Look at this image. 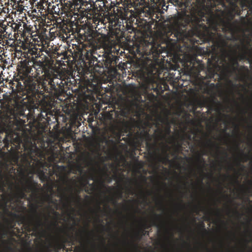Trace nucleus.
Segmentation results:
<instances>
[{
	"label": "nucleus",
	"mask_w": 252,
	"mask_h": 252,
	"mask_svg": "<svg viewBox=\"0 0 252 252\" xmlns=\"http://www.w3.org/2000/svg\"><path fill=\"white\" fill-rule=\"evenodd\" d=\"M241 158H243L244 161H247L249 159V156L248 154H245L243 152L241 153Z\"/></svg>",
	"instance_id": "c756f323"
},
{
	"label": "nucleus",
	"mask_w": 252,
	"mask_h": 252,
	"mask_svg": "<svg viewBox=\"0 0 252 252\" xmlns=\"http://www.w3.org/2000/svg\"><path fill=\"white\" fill-rule=\"evenodd\" d=\"M230 3L231 5V6L233 8V10H235V8L238 7V5L235 2H230Z\"/></svg>",
	"instance_id": "58836bf2"
},
{
	"label": "nucleus",
	"mask_w": 252,
	"mask_h": 252,
	"mask_svg": "<svg viewBox=\"0 0 252 252\" xmlns=\"http://www.w3.org/2000/svg\"><path fill=\"white\" fill-rule=\"evenodd\" d=\"M40 12V14L41 15V12H40V10H38V12H37L36 9H34L32 11V19H34L35 21H40V23L44 24L45 22V16H44V19L42 18L41 16H39L38 13Z\"/></svg>",
	"instance_id": "a211bd4d"
},
{
	"label": "nucleus",
	"mask_w": 252,
	"mask_h": 252,
	"mask_svg": "<svg viewBox=\"0 0 252 252\" xmlns=\"http://www.w3.org/2000/svg\"><path fill=\"white\" fill-rule=\"evenodd\" d=\"M108 189H109V190H110V189H114V187H108ZM110 190H109L108 191H110Z\"/></svg>",
	"instance_id": "864d4df0"
},
{
	"label": "nucleus",
	"mask_w": 252,
	"mask_h": 252,
	"mask_svg": "<svg viewBox=\"0 0 252 252\" xmlns=\"http://www.w3.org/2000/svg\"><path fill=\"white\" fill-rule=\"evenodd\" d=\"M183 142H184V140H182V136L180 137L179 141L177 142V147L178 150H182L183 148Z\"/></svg>",
	"instance_id": "c85d7f7f"
},
{
	"label": "nucleus",
	"mask_w": 252,
	"mask_h": 252,
	"mask_svg": "<svg viewBox=\"0 0 252 252\" xmlns=\"http://www.w3.org/2000/svg\"><path fill=\"white\" fill-rule=\"evenodd\" d=\"M23 27L24 28V35L26 33H31L32 27L31 25H28L26 23H23Z\"/></svg>",
	"instance_id": "a878e982"
},
{
	"label": "nucleus",
	"mask_w": 252,
	"mask_h": 252,
	"mask_svg": "<svg viewBox=\"0 0 252 252\" xmlns=\"http://www.w3.org/2000/svg\"><path fill=\"white\" fill-rule=\"evenodd\" d=\"M96 11H98V7L95 3L91 4L86 0H82L80 12L84 16H86L88 20H92L94 24L98 21L96 17Z\"/></svg>",
	"instance_id": "f8f14e48"
},
{
	"label": "nucleus",
	"mask_w": 252,
	"mask_h": 252,
	"mask_svg": "<svg viewBox=\"0 0 252 252\" xmlns=\"http://www.w3.org/2000/svg\"><path fill=\"white\" fill-rule=\"evenodd\" d=\"M33 59H30L26 58L23 61H21L18 65V71L19 80L23 83L27 78L32 76L31 75L32 67L34 64Z\"/></svg>",
	"instance_id": "9b49d317"
},
{
	"label": "nucleus",
	"mask_w": 252,
	"mask_h": 252,
	"mask_svg": "<svg viewBox=\"0 0 252 252\" xmlns=\"http://www.w3.org/2000/svg\"><path fill=\"white\" fill-rule=\"evenodd\" d=\"M146 235H149V231L146 230L145 229H143V228L142 227L140 231L136 233L135 237L136 240H140L142 236Z\"/></svg>",
	"instance_id": "aec40b11"
},
{
	"label": "nucleus",
	"mask_w": 252,
	"mask_h": 252,
	"mask_svg": "<svg viewBox=\"0 0 252 252\" xmlns=\"http://www.w3.org/2000/svg\"><path fill=\"white\" fill-rule=\"evenodd\" d=\"M215 214L218 217H220L221 216V212L219 209H216Z\"/></svg>",
	"instance_id": "4c0bfd02"
},
{
	"label": "nucleus",
	"mask_w": 252,
	"mask_h": 252,
	"mask_svg": "<svg viewBox=\"0 0 252 252\" xmlns=\"http://www.w3.org/2000/svg\"><path fill=\"white\" fill-rule=\"evenodd\" d=\"M13 182L11 181L8 177H6L5 180H1L0 182V190L5 193L6 192L5 187L8 185L9 189H12Z\"/></svg>",
	"instance_id": "dca6fc26"
},
{
	"label": "nucleus",
	"mask_w": 252,
	"mask_h": 252,
	"mask_svg": "<svg viewBox=\"0 0 252 252\" xmlns=\"http://www.w3.org/2000/svg\"><path fill=\"white\" fill-rule=\"evenodd\" d=\"M154 214L155 216V219L153 220L152 223H149L146 221H143V222L141 223L142 228L146 229H149L152 226H155L158 227V229H160V228H162V227H164L163 224L159 223L158 222V220L160 219L159 215L155 214V213H154Z\"/></svg>",
	"instance_id": "ddd939ff"
},
{
	"label": "nucleus",
	"mask_w": 252,
	"mask_h": 252,
	"mask_svg": "<svg viewBox=\"0 0 252 252\" xmlns=\"http://www.w3.org/2000/svg\"><path fill=\"white\" fill-rule=\"evenodd\" d=\"M30 53L32 55H35V57H38L40 56V52H38L37 54V49H35L34 50H33V49H32V50L30 51Z\"/></svg>",
	"instance_id": "2f4dec72"
},
{
	"label": "nucleus",
	"mask_w": 252,
	"mask_h": 252,
	"mask_svg": "<svg viewBox=\"0 0 252 252\" xmlns=\"http://www.w3.org/2000/svg\"><path fill=\"white\" fill-rule=\"evenodd\" d=\"M110 200H111V202H112V203L114 204V205H116V204L117 203V202L116 200L115 199V198H110Z\"/></svg>",
	"instance_id": "37998d69"
},
{
	"label": "nucleus",
	"mask_w": 252,
	"mask_h": 252,
	"mask_svg": "<svg viewBox=\"0 0 252 252\" xmlns=\"http://www.w3.org/2000/svg\"><path fill=\"white\" fill-rule=\"evenodd\" d=\"M9 215L11 217H13V218H15V219H19L20 217L19 215H18L17 214H15V213L13 212H9Z\"/></svg>",
	"instance_id": "f704fd0d"
},
{
	"label": "nucleus",
	"mask_w": 252,
	"mask_h": 252,
	"mask_svg": "<svg viewBox=\"0 0 252 252\" xmlns=\"http://www.w3.org/2000/svg\"><path fill=\"white\" fill-rule=\"evenodd\" d=\"M85 198L88 199V198H90V197H89V195H86V196H85Z\"/></svg>",
	"instance_id": "4d7b16f0"
},
{
	"label": "nucleus",
	"mask_w": 252,
	"mask_h": 252,
	"mask_svg": "<svg viewBox=\"0 0 252 252\" xmlns=\"http://www.w3.org/2000/svg\"><path fill=\"white\" fill-rule=\"evenodd\" d=\"M241 191L244 195H246V194L252 193V190L250 187H247L246 188H243L242 187L241 188Z\"/></svg>",
	"instance_id": "bb28decb"
},
{
	"label": "nucleus",
	"mask_w": 252,
	"mask_h": 252,
	"mask_svg": "<svg viewBox=\"0 0 252 252\" xmlns=\"http://www.w3.org/2000/svg\"><path fill=\"white\" fill-rule=\"evenodd\" d=\"M61 5H62V10L65 12H71L74 10L73 0H63V1L61 2Z\"/></svg>",
	"instance_id": "2eb2a0df"
},
{
	"label": "nucleus",
	"mask_w": 252,
	"mask_h": 252,
	"mask_svg": "<svg viewBox=\"0 0 252 252\" xmlns=\"http://www.w3.org/2000/svg\"><path fill=\"white\" fill-rule=\"evenodd\" d=\"M32 215L29 219H26L25 217H22L21 223H23L22 228V231H25L26 233L32 232V235H36L37 233L44 231L43 230V226L48 221V216L43 215L41 213H38L37 210L38 206L32 203L30 205ZM42 215H43L45 221H43Z\"/></svg>",
	"instance_id": "0eeeda50"
},
{
	"label": "nucleus",
	"mask_w": 252,
	"mask_h": 252,
	"mask_svg": "<svg viewBox=\"0 0 252 252\" xmlns=\"http://www.w3.org/2000/svg\"><path fill=\"white\" fill-rule=\"evenodd\" d=\"M250 184L252 185V180H250L249 182Z\"/></svg>",
	"instance_id": "bf43d9fd"
},
{
	"label": "nucleus",
	"mask_w": 252,
	"mask_h": 252,
	"mask_svg": "<svg viewBox=\"0 0 252 252\" xmlns=\"http://www.w3.org/2000/svg\"><path fill=\"white\" fill-rule=\"evenodd\" d=\"M204 145L205 146L210 148L215 147L218 150H219L220 148V146H218L217 144H215L211 139H208L206 143H204Z\"/></svg>",
	"instance_id": "4be33fe9"
},
{
	"label": "nucleus",
	"mask_w": 252,
	"mask_h": 252,
	"mask_svg": "<svg viewBox=\"0 0 252 252\" xmlns=\"http://www.w3.org/2000/svg\"><path fill=\"white\" fill-rule=\"evenodd\" d=\"M25 184H23L21 189L17 187L18 190L15 195L20 198H26V193L32 192V197L34 200L37 197V193L39 190L37 188V182L33 181V177H30L29 179H25Z\"/></svg>",
	"instance_id": "9d476101"
},
{
	"label": "nucleus",
	"mask_w": 252,
	"mask_h": 252,
	"mask_svg": "<svg viewBox=\"0 0 252 252\" xmlns=\"http://www.w3.org/2000/svg\"><path fill=\"white\" fill-rule=\"evenodd\" d=\"M228 169L230 170H235V168L234 167H233V165H230L228 167Z\"/></svg>",
	"instance_id": "c03bdc74"
},
{
	"label": "nucleus",
	"mask_w": 252,
	"mask_h": 252,
	"mask_svg": "<svg viewBox=\"0 0 252 252\" xmlns=\"http://www.w3.org/2000/svg\"><path fill=\"white\" fill-rule=\"evenodd\" d=\"M206 0H197V4L191 8L189 14H185L177 22L175 28L166 33L167 45H175L177 42L186 39L189 36L196 35L203 42H211L214 54L220 53L226 56L229 52L237 53L240 51V60L252 61L250 56L252 38L241 40V44L234 46L229 44L231 37H226V32L232 34L233 25L230 20L222 18L224 11L220 14L214 11L215 5L206 4Z\"/></svg>",
	"instance_id": "f257e3e1"
},
{
	"label": "nucleus",
	"mask_w": 252,
	"mask_h": 252,
	"mask_svg": "<svg viewBox=\"0 0 252 252\" xmlns=\"http://www.w3.org/2000/svg\"><path fill=\"white\" fill-rule=\"evenodd\" d=\"M15 223L13 222V221H9V226L11 228H16L17 229V231L19 232H20V230L19 228H15Z\"/></svg>",
	"instance_id": "473e14b6"
},
{
	"label": "nucleus",
	"mask_w": 252,
	"mask_h": 252,
	"mask_svg": "<svg viewBox=\"0 0 252 252\" xmlns=\"http://www.w3.org/2000/svg\"><path fill=\"white\" fill-rule=\"evenodd\" d=\"M213 174H211L210 175V177H213Z\"/></svg>",
	"instance_id": "680f3d73"
},
{
	"label": "nucleus",
	"mask_w": 252,
	"mask_h": 252,
	"mask_svg": "<svg viewBox=\"0 0 252 252\" xmlns=\"http://www.w3.org/2000/svg\"><path fill=\"white\" fill-rule=\"evenodd\" d=\"M97 208V210L98 211H101L102 210L101 209L100 206V203H98Z\"/></svg>",
	"instance_id": "a18cd8bd"
},
{
	"label": "nucleus",
	"mask_w": 252,
	"mask_h": 252,
	"mask_svg": "<svg viewBox=\"0 0 252 252\" xmlns=\"http://www.w3.org/2000/svg\"><path fill=\"white\" fill-rule=\"evenodd\" d=\"M194 138V137H192L191 133H186L182 136V140L186 143V145H189V141H191Z\"/></svg>",
	"instance_id": "412c9836"
},
{
	"label": "nucleus",
	"mask_w": 252,
	"mask_h": 252,
	"mask_svg": "<svg viewBox=\"0 0 252 252\" xmlns=\"http://www.w3.org/2000/svg\"><path fill=\"white\" fill-rule=\"evenodd\" d=\"M12 28L13 29L14 32L20 34L21 35H24V29L23 27V22H19L18 23H13L12 24Z\"/></svg>",
	"instance_id": "f3484780"
},
{
	"label": "nucleus",
	"mask_w": 252,
	"mask_h": 252,
	"mask_svg": "<svg viewBox=\"0 0 252 252\" xmlns=\"http://www.w3.org/2000/svg\"><path fill=\"white\" fill-rule=\"evenodd\" d=\"M238 165H241V163H240V161L238 162Z\"/></svg>",
	"instance_id": "e2e57ef3"
},
{
	"label": "nucleus",
	"mask_w": 252,
	"mask_h": 252,
	"mask_svg": "<svg viewBox=\"0 0 252 252\" xmlns=\"http://www.w3.org/2000/svg\"><path fill=\"white\" fill-rule=\"evenodd\" d=\"M135 182V183H136V184H137V182ZM137 185H139V187H140V188L141 189V193H142V194H143L144 200V201H145V202H146V201H147V195H144V192H143V191L142 190V187L141 186H140V185H139V184H138Z\"/></svg>",
	"instance_id": "72a5a7b5"
},
{
	"label": "nucleus",
	"mask_w": 252,
	"mask_h": 252,
	"mask_svg": "<svg viewBox=\"0 0 252 252\" xmlns=\"http://www.w3.org/2000/svg\"><path fill=\"white\" fill-rule=\"evenodd\" d=\"M157 129L155 130V133L152 135L149 133V129L142 126L140 132H137L132 139V144L136 149L141 147L143 141H146V147L147 151L155 153L156 151L158 142L164 140L166 138V135H169L171 133L170 126H168L165 129V133L162 128L158 127V124L156 125Z\"/></svg>",
	"instance_id": "39448f33"
},
{
	"label": "nucleus",
	"mask_w": 252,
	"mask_h": 252,
	"mask_svg": "<svg viewBox=\"0 0 252 252\" xmlns=\"http://www.w3.org/2000/svg\"><path fill=\"white\" fill-rule=\"evenodd\" d=\"M165 155L164 156V157H163V158H162L161 159L165 161H169L168 155L166 151L165 152Z\"/></svg>",
	"instance_id": "e433bc0d"
},
{
	"label": "nucleus",
	"mask_w": 252,
	"mask_h": 252,
	"mask_svg": "<svg viewBox=\"0 0 252 252\" xmlns=\"http://www.w3.org/2000/svg\"><path fill=\"white\" fill-rule=\"evenodd\" d=\"M208 153L206 151H204L202 153H198L197 155V160L198 162V163H202V162H204V160L202 158L203 155H207Z\"/></svg>",
	"instance_id": "393cba45"
},
{
	"label": "nucleus",
	"mask_w": 252,
	"mask_h": 252,
	"mask_svg": "<svg viewBox=\"0 0 252 252\" xmlns=\"http://www.w3.org/2000/svg\"><path fill=\"white\" fill-rule=\"evenodd\" d=\"M54 226H57V225H58V223H57L56 222H55V223H54Z\"/></svg>",
	"instance_id": "13d9d810"
},
{
	"label": "nucleus",
	"mask_w": 252,
	"mask_h": 252,
	"mask_svg": "<svg viewBox=\"0 0 252 252\" xmlns=\"http://www.w3.org/2000/svg\"><path fill=\"white\" fill-rule=\"evenodd\" d=\"M122 115H123V116H125L126 114V112L124 111V110H122Z\"/></svg>",
	"instance_id": "09e8293b"
},
{
	"label": "nucleus",
	"mask_w": 252,
	"mask_h": 252,
	"mask_svg": "<svg viewBox=\"0 0 252 252\" xmlns=\"http://www.w3.org/2000/svg\"><path fill=\"white\" fill-rule=\"evenodd\" d=\"M101 238H102L103 244H105V240H104V239H103V237H102Z\"/></svg>",
	"instance_id": "6e6d98bb"
},
{
	"label": "nucleus",
	"mask_w": 252,
	"mask_h": 252,
	"mask_svg": "<svg viewBox=\"0 0 252 252\" xmlns=\"http://www.w3.org/2000/svg\"><path fill=\"white\" fill-rule=\"evenodd\" d=\"M56 83L57 85H59V88H61V87H63L64 85V84L63 83V81H62L61 79L58 80V81L56 82Z\"/></svg>",
	"instance_id": "c9c22d12"
},
{
	"label": "nucleus",
	"mask_w": 252,
	"mask_h": 252,
	"mask_svg": "<svg viewBox=\"0 0 252 252\" xmlns=\"http://www.w3.org/2000/svg\"><path fill=\"white\" fill-rule=\"evenodd\" d=\"M32 59H33L34 63L33 67L35 69L36 73L34 75L36 76V78H37L41 73L44 72V73L42 75V76L44 77L45 80L48 82L50 90L51 91H56L58 88H57L56 86V82L54 81L53 78H52L53 75H54L53 71L50 70L48 68H47L41 61L37 62L34 57H32Z\"/></svg>",
	"instance_id": "1a4fd4ad"
},
{
	"label": "nucleus",
	"mask_w": 252,
	"mask_h": 252,
	"mask_svg": "<svg viewBox=\"0 0 252 252\" xmlns=\"http://www.w3.org/2000/svg\"><path fill=\"white\" fill-rule=\"evenodd\" d=\"M223 154L225 155L226 158H227V157H228V154H227V153H226V152H223Z\"/></svg>",
	"instance_id": "603ef678"
},
{
	"label": "nucleus",
	"mask_w": 252,
	"mask_h": 252,
	"mask_svg": "<svg viewBox=\"0 0 252 252\" xmlns=\"http://www.w3.org/2000/svg\"><path fill=\"white\" fill-rule=\"evenodd\" d=\"M82 2V0H73V4L74 10H75L76 8L77 10V11L80 12L81 9V3Z\"/></svg>",
	"instance_id": "5701e85b"
},
{
	"label": "nucleus",
	"mask_w": 252,
	"mask_h": 252,
	"mask_svg": "<svg viewBox=\"0 0 252 252\" xmlns=\"http://www.w3.org/2000/svg\"><path fill=\"white\" fill-rule=\"evenodd\" d=\"M122 196V191H120L119 192V197L121 198Z\"/></svg>",
	"instance_id": "8fccbe9b"
},
{
	"label": "nucleus",
	"mask_w": 252,
	"mask_h": 252,
	"mask_svg": "<svg viewBox=\"0 0 252 252\" xmlns=\"http://www.w3.org/2000/svg\"><path fill=\"white\" fill-rule=\"evenodd\" d=\"M228 14H229V15H230L231 18L232 19L233 16H234L233 15V13H232V11H229L228 12Z\"/></svg>",
	"instance_id": "49530a36"
},
{
	"label": "nucleus",
	"mask_w": 252,
	"mask_h": 252,
	"mask_svg": "<svg viewBox=\"0 0 252 252\" xmlns=\"http://www.w3.org/2000/svg\"><path fill=\"white\" fill-rule=\"evenodd\" d=\"M233 64L234 65L237 66L236 67H233V70H238L239 72L241 75V78H245L248 76L249 73L250 72V70L247 66L242 65L241 66L240 68H238V66L239 65V63L236 59H233Z\"/></svg>",
	"instance_id": "4468645a"
},
{
	"label": "nucleus",
	"mask_w": 252,
	"mask_h": 252,
	"mask_svg": "<svg viewBox=\"0 0 252 252\" xmlns=\"http://www.w3.org/2000/svg\"><path fill=\"white\" fill-rule=\"evenodd\" d=\"M126 184H128L127 186L126 187V189L128 192L130 194H134L135 191L132 187V185L134 182L131 179L127 178Z\"/></svg>",
	"instance_id": "6ab92c4d"
},
{
	"label": "nucleus",
	"mask_w": 252,
	"mask_h": 252,
	"mask_svg": "<svg viewBox=\"0 0 252 252\" xmlns=\"http://www.w3.org/2000/svg\"><path fill=\"white\" fill-rule=\"evenodd\" d=\"M250 50L252 52V47H250Z\"/></svg>",
	"instance_id": "774afa93"
},
{
	"label": "nucleus",
	"mask_w": 252,
	"mask_h": 252,
	"mask_svg": "<svg viewBox=\"0 0 252 252\" xmlns=\"http://www.w3.org/2000/svg\"><path fill=\"white\" fill-rule=\"evenodd\" d=\"M180 206H182V207H184V205L180 204Z\"/></svg>",
	"instance_id": "338daca9"
},
{
	"label": "nucleus",
	"mask_w": 252,
	"mask_h": 252,
	"mask_svg": "<svg viewBox=\"0 0 252 252\" xmlns=\"http://www.w3.org/2000/svg\"><path fill=\"white\" fill-rule=\"evenodd\" d=\"M48 91L44 82L39 81L35 76L27 78L23 82L17 81L16 89H12L14 94L6 105V110L10 116L15 121L25 116V110L28 103L33 100L39 94H43V91Z\"/></svg>",
	"instance_id": "f03ea898"
},
{
	"label": "nucleus",
	"mask_w": 252,
	"mask_h": 252,
	"mask_svg": "<svg viewBox=\"0 0 252 252\" xmlns=\"http://www.w3.org/2000/svg\"><path fill=\"white\" fill-rule=\"evenodd\" d=\"M235 212L236 213H237V214H239V213L237 212V210H235Z\"/></svg>",
	"instance_id": "052dcab7"
},
{
	"label": "nucleus",
	"mask_w": 252,
	"mask_h": 252,
	"mask_svg": "<svg viewBox=\"0 0 252 252\" xmlns=\"http://www.w3.org/2000/svg\"><path fill=\"white\" fill-rule=\"evenodd\" d=\"M4 150L11 153L19 152V150H23L24 154L31 160L35 162L37 172L42 176H45L47 167L49 164L45 161V156L41 150L38 148L35 144L32 143L28 135L22 133L10 132L6 133L3 140Z\"/></svg>",
	"instance_id": "7ed1b4c3"
},
{
	"label": "nucleus",
	"mask_w": 252,
	"mask_h": 252,
	"mask_svg": "<svg viewBox=\"0 0 252 252\" xmlns=\"http://www.w3.org/2000/svg\"><path fill=\"white\" fill-rule=\"evenodd\" d=\"M53 212L54 214H55V215H59V213L58 212L55 211L54 210H53Z\"/></svg>",
	"instance_id": "de8ad7c7"
},
{
	"label": "nucleus",
	"mask_w": 252,
	"mask_h": 252,
	"mask_svg": "<svg viewBox=\"0 0 252 252\" xmlns=\"http://www.w3.org/2000/svg\"><path fill=\"white\" fill-rule=\"evenodd\" d=\"M84 231L86 232L87 233H90V231H89V230H88L87 229H85Z\"/></svg>",
	"instance_id": "3c124183"
},
{
	"label": "nucleus",
	"mask_w": 252,
	"mask_h": 252,
	"mask_svg": "<svg viewBox=\"0 0 252 252\" xmlns=\"http://www.w3.org/2000/svg\"><path fill=\"white\" fill-rule=\"evenodd\" d=\"M201 226L202 227V230L203 231V232L204 233H208V231L207 230H206L205 228V225H204V223H202L201 224Z\"/></svg>",
	"instance_id": "ea45409f"
},
{
	"label": "nucleus",
	"mask_w": 252,
	"mask_h": 252,
	"mask_svg": "<svg viewBox=\"0 0 252 252\" xmlns=\"http://www.w3.org/2000/svg\"><path fill=\"white\" fill-rule=\"evenodd\" d=\"M11 194H6V195H0V198H1L3 201L4 206H6L7 203L8 201V198H11Z\"/></svg>",
	"instance_id": "b1692460"
},
{
	"label": "nucleus",
	"mask_w": 252,
	"mask_h": 252,
	"mask_svg": "<svg viewBox=\"0 0 252 252\" xmlns=\"http://www.w3.org/2000/svg\"><path fill=\"white\" fill-rule=\"evenodd\" d=\"M200 183H201V184H202V179L200 180Z\"/></svg>",
	"instance_id": "69168bd1"
},
{
	"label": "nucleus",
	"mask_w": 252,
	"mask_h": 252,
	"mask_svg": "<svg viewBox=\"0 0 252 252\" xmlns=\"http://www.w3.org/2000/svg\"><path fill=\"white\" fill-rule=\"evenodd\" d=\"M159 53L153 44H149L143 47L138 46L136 49V53L142 62L140 70V77L148 88H150L151 84H157V81L154 76L155 65L153 63V60L159 56Z\"/></svg>",
	"instance_id": "20e7f679"
},
{
	"label": "nucleus",
	"mask_w": 252,
	"mask_h": 252,
	"mask_svg": "<svg viewBox=\"0 0 252 252\" xmlns=\"http://www.w3.org/2000/svg\"><path fill=\"white\" fill-rule=\"evenodd\" d=\"M112 131L113 134L115 135H116L118 138H120L121 136V131H118V132H116V129L114 127L112 128Z\"/></svg>",
	"instance_id": "7c9ffc66"
},
{
	"label": "nucleus",
	"mask_w": 252,
	"mask_h": 252,
	"mask_svg": "<svg viewBox=\"0 0 252 252\" xmlns=\"http://www.w3.org/2000/svg\"><path fill=\"white\" fill-rule=\"evenodd\" d=\"M89 48L83 49L81 52L80 59L86 67H93L97 72H104V68L108 70L114 69L119 60L117 56L110 54L101 62L94 56L95 49L91 47Z\"/></svg>",
	"instance_id": "423d86ee"
},
{
	"label": "nucleus",
	"mask_w": 252,
	"mask_h": 252,
	"mask_svg": "<svg viewBox=\"0 0 252 252\" xmlns=\"http://www.w3.org/2000/svg\"><path fill=\"white\" fill-rule=\"evenodd\" d=\"M126 12V9H123V11H121V12L118 11V16L122 19H126L127 16Z\"/></svg>",
	"instance_id": "cd10ccee"
},
{
	"label": "nucleus",
	"mask_w": 252,
	"mask_h": 252,
	"mask_svg": "<svg viewBox=\"0 0 252 252\" xmlns=\"http://www.w3.org/2000/svg\"><path fill=\"white\" fill-rule=\"evenodd\" d=\"M150 194V191H147V194Z\"/></svg>",
	"instance_id": "0e129e2a"
},
{
	"label": "nucleus",
	"mask_w": 252,
	"mask_h": 252,
	"mask_svg": "<svg viewBox=\"0 0 252 252\" xmlns=\"http://www.w3.org/2000/svg\"><path fill=\"white\" fill-rule=\"evenodd\" d=\"M251 57V59L252 60V51H251L250 56ZM248 62L249 63H250V65L251 66V67L252 68V61L248 60Z\"/></svg>",
	"instance_id": "79ce46f5"
},
{
	"label": "nucleus",
	"mask_w": 252,
	"mask_h": 252,
	"mask_svg": "<svg viewBox=\"0 0 252 252\" xmlns=\"http://www.w3.org/2000/svg\"><path fill=\"white\" fill-rule=\"evenodd\" d=\"M224 177H228V178H231V176H230V175H224Z\"/></svg>",
	"instance_id": "5fc2aeb1"
},
{
	"label": "nucleus",
	"mask_w": 252,
	"mask_h": 252,
	"mask_svg": "<svg viewBox=\"0 0 252 252\" xmlns=\"http://www.w3.org/2000/svg\"><path fill=\"white\" fill-rule=\"evenodd\" d=\"M60 180L62 182L63 186L60 187L58 189L61 197L68 203H70L71 200L75 201L76 202L80 203L81 198L80 196L73 195V191L74 187L71 184V180L69 179L66 175H62L60 177Z\"/></svg>",
	"instance_id": "6e6552de"
},
{
	"label": "nucleus",
	"mask_w": 252,
	"mask_h": 252,
	"mask_svg": "<svg viewBox=\"0 0 252 252\" xmlns=\"http://www.w3.org/2000/svg\"><path fill=\"white\" fill-rule=\"evenodd\" d=\"M85 40H88L89 41V42H91V40H93V36L92 35H89V37H85Z\"/></svg>",
	"instance_id": "a19ab883"
}]
</instances>
